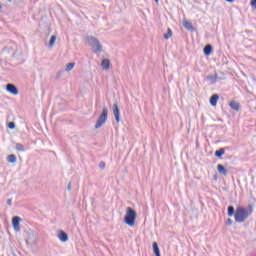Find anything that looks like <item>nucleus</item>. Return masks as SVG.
<instances>
[{"instance_id":"1","label":"nucleus","mask_w":256,"mask_h":256,"mask_svg":"<svg viewBox=\"0 0 256 256\" xmlns=\"http://www.w3.org/2000/svg\"><path fill=\"white\" fill-rule=\"evenodd\" d=\"M236 223H244V221H247L249 219V215H251V210H247L241 206L237 207L235 210V207L228 206V217H233Z\"/></svg>"},{"instance_id":"2","label":"nucleus","mask_w":256,"mask_h":256,"mask_svg":"<svg viewBox=\"0 0 256 256\" xmlns=\"http://www.w3.org/2000/svg\"><path fill=\"white\" fill-rule=\"evenodd\" d=\"M137 219V211H135L131 207L126 208V215L124 217V223L128 225V227H135V221Z\"/></svg>"},{"instance_id":"3","label":"nucleus","mask_w":256,"mask_h":256,"mask_svg":"<svg viewBox=\"0 0 256 256\" xmlns=\"http://www.w3.org/2000/svg\"><path fill=\"white\" fill-rule=\"evenodd\" d=\"M86 39L90 47L93 48V53H101L103 51V45H101V42L95 36H87Z\"/></svg>"},{"instance_id":"4","label":"nucleus","mask_w":256,"mask_h":256,"mask_svg":"<svg viewBox=\"0 0 256 256\" xmlns=\"http://www.w3.org/2000/svg\"><path fill=\"white\" fill-rule=\"evenodd\" d=\"M108 115L109 109L104 106L98 120L96 121L95 129H101L105 125V123H107Z\"/></svg>"},{"instance_id":"5","label":"nucleus","mask_w":256,"mask_h":256,"mask_svg":"<svg viewBox=\"0 0 256 256\" xmlns=\"http://www.w3.org/2000/svg\"><path fill=\"white\" fill-rule=\"evenodd\" d=\"M20 223H21V217H19V216H14V217L12 218V227H13L14 231H16L17 233H18L19 231H21Z\"/></svg>"},{"instance_id":"6","label":"nucleus","mask_w":256,"mask_h":256,"mask_svg":"<svg viewBox=\"0 0 256 256\" xmlns=\"http://www.w3.org/2000/svg\"><path fill=\"white\" fill-rule=\"evenodd\" d=\"M112 110L116 123H119V121H121V110H119V105H117V103H114Z\"/></svg>"},{"instance_id":"7","label":"nucleus","mask_w":256,"mask_h":256,"mask_svg":"<svg viewBox=\"0 0 256 256\" xmlns=\"http://www.w3.org/2000/svg\"><path fill=\"white\" fill-rule=\"evenodd\" d=\"M6 91L11 95H19V89H17V86L11 83L6 85Z\"/></svg>"},{"instance_id":"8","label":"nucleus","mask_w":256,"mask_h":256,"mask_svg":"<svg viewBox=\"0 0 256 256\" xmlns=\"http://www.w3.org/2000/svg\"><path fill=\"white\" fill-rule=\"evenodd\" d=\"M58 238L62 243H67V241H69V235L63 230L59 231Z\"/></svg>"},{"instance_id":"9","label":"nucleus","mask_w":256,"mask_h":256,"mask_svg":"<svg viewBox=\"0 0 256 256\" xmlns=\"http://www.w3.org/2000/svg\"><path fill=\"white\" fill-rule=\"evenodd\" d=\"M203 53H204V55H206V57H209V55H211L213 53V46L211 44H207L203 48Z\"/></svg>"},{"instance_id":"10","label":"nucleus","mask_w":256,"mask_h":256,"mask_svg":"<svg viewBox=\"0 0 256 256\" xmlns=\"http://www.w3.org/2000/svg\"><path fill=\"white\" fill-rule=\"evenodd\" d=\"M219 101V95L218 94H213L210 97V105H212V107H217V102Z\"/></svg>"},{"instance_id":"11","label":"nucleus","mask_w":256,"mask_h":256,"mask_svg":"<svg viewBox=\"0 0 256 256\" xmlns=\"http://www.w3.org/2000/svg\"><path fill=\"white\" fill-rule=\"evenodd\" d=\"M183 27L184 29H187V31H195V28L193 27V24L187 20H183Z\"/></svg>"},{"instance_id":"12","label":"nucleus","mask_w":256,"mask_h":256,"mask_svg":"<svg viewBox=\"0 0 256 256\" xmlns=\"http://www.w3.org/2000/svg\"><path fill=\"white\" fill-rule=\"evenodd\" d=\"M101 67L107 71L110 69L111 67V61H109V59H103L102 62H101Z\"/></svg>"},{"instance_id":"13","label":"nucleus","mask_w":256,"mask_h":256,"mask_svg":"<svg viewBox=\"0 0 256 256\" xmlns=\"http://www.w3.org/2000/svg\"><path fill=\"white\" fill-rule=\"evenodd\" d=\"M152 249L155 256H161V250L159 249V244H157V242H153Z\"/></svg>"},{"instance_id":"14","label":"nucleus","mask_w":256,"mask_h":256,"mask_svg":"<svg viewBox=\"0 0 256 256\" xmlns=\"http://www.w3.org/2000/svg\"><path fill=\"white\" fill-rule=\"evenodd\" d=\"M229 106H230L231 109H233V111H237V112L239 111V109L241 107V105L237 101H231L229 103Z\"/></svg>"},{"instance_id":"15","label":"nucleus","mask_w":256,"mask_h":256,"mask_svg":"<svg viewBox=\"0 0 256 256\" xmlns=\"http://www.w3.org/2000/svg\"><path fill=\"white\" fill-rule=\"evenodd\" d=\"M217 171L220 173V175H227V169H225V166L223 164L217 165Z\"/></svg>"},{"instance_id":"16","label":"nucleus","mask_w":256,"mask_h":256,"mask_svg":"<svg viewBox=\"0 0 256 256\" xmlns=\"http://www.w3.org/2000/svg\"><path fill=\"white\" fill-rule=\"evenodd\" d=\"M223 155H225V148H220L215 151V157H217L218 159H221Z\"/></svg>"},{"instance_id":"17","label":"nucleus","mask_w":256,"mask_h":256,"mask_svg":"<svg viewBox=\"0 0 256 256\" xmlns=\"http://www.w3.org/2000/svg\"><path fill=\"white\" fill-rule=\"evenodd\" d=\"M207 81H210L211 84L213 83H217V75L213 76V75H208L206 77Z\"/></svg>"},{"instance_id":"18","label":"nucleus","mask_w":256,"mask_h":256,"mask_svg":"<svg viewBox=\"0 0 256 256\" xmlns=\"http://www.w3.org/2000/svg\"><path fill=\"white\" fill-rule=\"evenodd\" d=\"M8 163H17V156L15 154H11L8 156Z\"/></svg>"},{"instance_id":"19","label":"nucleus","mask_w":256,"mask_h":256,"mask_svg":"<svg viewBox=\"0 0 256 256\" xmlns=\"http://www.w3.org/2000/svg\"><path fill=\"white\" fill-rule=\"evenodd\" d=\"M56 41H57V36L56 35H52L50 40H49V47H53V45H55Z\"/></svg>"},{"instance_id":"20","label":"nucleus","mask_w":256,"mask_h":256,"mask_svg":"<svg viewBox=\"0 0 256 256\" xmlns=\"http://www.w3.org/2000/svg\"><path fill=\"white\" fill-rule=\"evenodd\" d=\"M16 151H20L21 153H24L25 151V146L21 143L16 144Z\"/></svg>"},{"instance_id":"21","label":"nucleus","mask_w":256,"mask_h":256,"mask_svg":"<svg viewBox=\"0 0 256 256\" xmlns=\"http://www.w3.org/2000/svg\"><path fill=\"white\" fill-rule=\"evenodd\" d=\"M173 36V31L171 30V28H168L167 33L164 34V39H170V37Z\"/></svg>"},{"instance_id":"22","label":"nucleus","mask_w":256,"mask_h":256,"mask_svg":"<svg viewBox=\"0 0 256 256\" xmlns=\"http://www.w3.org/2000/svg\"><path fill=\"white\" fill-rule=\"evenodd\" d=\"M73 67H75V62L68 63L66 65V71H72Z\"/></svg>"},{"instance_id":"23","label":"nucleus","mask_w":256,"mask_h":256,"mask_svg":"<svg viewBox=\"0 0 256 256\" xmlns=\"http://www.w3.org/2000/svg\"><path fill=\"white\" fill-rule=\"evenodd\" d=\"M15 127H16L15 122L8 123V129H15Z\"/></svg>"},{"instance_id":"24","label":"nucleus","mask_w":256,"mask_h":256,"mask_svg":"<svg viewBox=\"0 0 256 256\" xmlns=\"http://www.w3.org/2000/svg\"><path fill=\"white\" fill-rule=\"evenodd\" d=\"M250 5H251L252 9H256V0H251Z\"/></svg>"},{"instance_id":"25","label":"nucleus","mask_w":256,"mask_h":256,"mask_svg":"<svg viewBox=\"0 0 256 256\" xmlns=\"http://www.w3.org/2000/svg\"><path fill=\"white\" fill-rule=\"evenodd\" d=\"M226 225L230 227V225H233V220L231 218H228L226 221Z\"/></svg>"},{"instance_id":"26","label":"nucleus","mask_w":256,"mask_h":256,"mask_svg":"<svg viewBox=\"0 0 256 256\" xmlns=\"http://www.w3.org/2000/svg\"><path fill=\"white\" fill-rule=\"evenodd\" d=\"M99 168L100 169H105V162H100L99 163Z\"/></svg>"},{"instance_id":"27","label":"nucleus","mask_w":256,"mask_h":256,"mask_svg":"<svg viewBox=\"0 0 256 256\" xmlns=\"http://www.w3.org/2000/svg\"><path fill=\"white\" fill-rule=\"evenodd\" d=\"M7 205H9V207H11V205H12V200L11 199L7 200Z\"/></svg>"},{"instance_id":"28","label":"nucleus","mask_w":256,"mask_h":256,"mask_svg":"<svg viewBox=\"0 0 256 256\" xmlns=\"http://www.w3.org/2000/svg\"><path fill=\"white\" fill-rule=\"evenodd\" d=\"M67 190H68V191H71V182L68 183V185H67Z\"/></svg>"},{"instance_id":"29","label":"nucleus","mask_w":256,"mask_h":256,"mask_svg":"<svg viewBox=\"0 0 256 256\" xmlns=\"http://www.w3.org/2000/svg\"><path fill=\"white\" fill-rule=\"evenodd\" d=\"M225 1H227V3H233V1L235 0H225Z\"/></svg>"},{"instance_id":"30","label":"nucleus","mask_w":256,"mask_h":256,"mask_svg":"<svg viewBox=\"0 0 256 256\" xmlns=\"http://www.w3.org/2000/svg\"><path fill=\"white\" fill-rule=\"evenodd\" d=\"M155 3H159V0H155Z\"/></svg>"},{"instance_id":"31","label":"nucleus","mask_w":256,"mask_h":256,"mask_svg":"<svg viewBox=\"0 0 256 256\" xmlns=\"http://www.w3.org/2000/svg\"><path fill=\"white\" fill-rule=\"evenodd\" d=\"M2 7H1V5H0V9H1Z\"/></svg>"}]
</instances>
